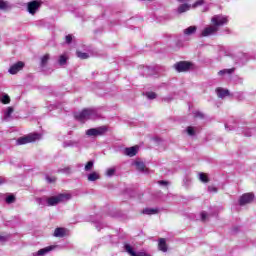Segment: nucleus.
Here are the masks:
<instances>
[{
    "instance_id": "2eb2a0df",
    "label": "nucleus",
    "mask_w": 256,
    "mask_h": 256,
    "mask_svg": "<svg viewBox=\"0 0 256 256\" xmlns=\"http://www.w3.org/2000/svg\"><path fill=\"white\" fill-rule=\"evenodd\" d=\"M216 93L220 99H224V97H229V90L223 88H217Z\"/></svg>"
},
{
    "instance_id": "6ab92c4d",
    "label": "nucleus",
    "mask_w": 256,
    "mask_h": 256,
    "mask_svg": "<svg viewBox=\"0 0 256 256\" xmlns=\"http://www.w3.org/2000/svg\"><path fill=\"white\" fill-rule=\"evenodd\" d=\"M67 230L64 228H56L54 231V237H65Z\"/></svg>"
},
{
    "instance_id": "9d476101",
    "label": "nucleus",
    "mask_w": 256,
    "mask_h": 256,
    "mask_svg": "<svg viewBox=\"0 0 256 256\" xmlns=\"http://www.w3.org/2000/svg\"><path fill=\"white\" fill-rule=\"evenodd\" d=\"M134 167H136L137 171H140V173H149V169H147V166H145V163L141 160H135L133 162Z\"/></svg>"
},
{
    "instance_id": "a18cd8bd",
    "label": "nucleus",
    "mask_w": 256,
    "mask_h": 256,
    "mask_svg": "<svg viewBox=\"0 0 256 256\" xmlns=\"http://www.w3.org/2000/svg\"><path fill=\"white\" fill-rule=\"evenodd\" d=\"M0 241H5V237L0 235Z\"/></svg>"
},
{
    "instance_id": "a211bd4d",
    "label": "nucleus",
    "mask_w": 256,
    "mask_h": 256,
    "mask_svg": "<svg viewBox=\"0 0 256 256\" xmlns=\"http://www.w3.org/2000/svg\"><path fill=\"white\" fill-rule=\"evenodd\" d=\"M197 32V26H189L188 28L184 29V35H195Z\"/></svg>"
},
{
    "instance_id": "1a4fd4ad",
    "label": "nucleus",
    "mask_w": 256,
    "mask_h": 256,
    "mask_svg": "<svg viewBox=\"0 0 256 256\" xmlns=\"http://www.w3.org/2000/svg\"><path fill=\"white\" fill-rule=\"evenodd\" d=\"M176 71H178L179 73L183 72V71H189V69H191V63L189 62H178L174 65Z\"/></svg>"
},
{
    "instance_id": "c03bdc74",
    "label": "nucleus",
    "mask_w": 256,
    "mask_h": 256,
    "mask_svg": "<svg viewBox=\"0 0 256 256\" xmlns=\"http://www.w3.org/2000/svg\"><path fill=\"white\" fill-rule=\"evenodd\" d=\"M196 117H203V114H201V113L198 112V113L196 114Z\"/></svg>"
},
{
    "instance_id": "412c9836",
    "label": "nucleus",
    "mask_w": 256,
    "mask_h": 256,
    "mask_svg": "<svg viewBox=\"0 0 256 256\" xmlns=\"http://www.w3.org/2000/svg\"><path fill=\"white\" fill-rule=\"evenodd\" d=\"M1 103H3V105H9L11 103V98L9 97V95L7 94H3L0 98Z\"/></svg>"
},
{
    "instance_id": "c756f323",
    "label": "nucleus",
    "mask_w": 256,
    "mask_h": 256,
    "mask_svg": "<svg viewBox=\"0 0 256 256\" xmlns=\"http://www.w3.org/2000/svg\"><path fill=\"white\" fill-rule=\"evenodd\" d=\"M77 57H79V59H88L89 54L84 52H77Z\"/></svg>"
},
{
    "instance_id": "20e7f679",
    "label": "nucleus",
    "mask_w": 256,
    "mask_h": 256,
    "mask_svg": "<svg viewBox=\"0 0 256 256\" xmlns=\"http://www.w3.org/2000/svg\"><path fill=\"white\" fill-rule=\"evenodd\" d=\"M211 23L217 27L219 31V27H223V25H227V23H229V17L225 15H215L211 18Z\"/></svg>"
},
{
    "instance_id": "423d86ee",
    "label": "nucleus",
    "mask_w": 256,
    "mask_h": 256,
    "mask_svg": "<svg viewBox=\"0 0 256 256\" xmlns=\"http://www.w3.org/2000/svg\"><path fill=\"white\" fill-rule=\"evenodd\" d=\"M217 31H219L217 26H214L213 24L208 25L202 30L201 37H211V35H216Z\"/></svg>"
},
{
    "instance_id": "6e6552de",
    "label": "nucleus",
    "mask_w": 256,
    "mask_h": 256,
    "mask_svg": "<svg viewBox=\"0 0 256 256\" xmlns=\"http://www.w3.org/2000/svg\"><path fill=\"white\" fill-rule=\"evenodd\" d=\"M24 67L25 63L19 61L9 68L8 73H10V75H17V73H19V71H21V69H23Z\"/></svg>"
},
{
    "instance_id": "aec40b11",
    "label": "nucleus",
    "mask_w": 256,
    "mask_h": 256,
    "mask_svg": "<svg viewBox=\"0 0 256 256\" xmlns=\"http://www.w3.org/2000/svg\"><path fill=\"white\" fill-rule=\"evenodd\" d=\"M191 9V5L189 4H182L178 7V13H185Z\"/></svg>"
},
{
    "instance_id": "ddd939ff",
    "label": "nucleus",
    "mask_w": 256,
    "mask_h": 256,
    "mask_svg": "<svg viewBox=\"0 0 256 256\" xmlns=\"http://www.w3.org/2000/svg\"><path fill=\"white\" fill-rule=\"evenodd\" d=\"M55 249V246H47L45 248L40 249L38 252H35L32 254V256H44L47 255V253L53 251Z\"/></svg>"
},
{
    "instance_id": "ea45409f",
    "label": "nucleus",
    "mask_w": 256,
    "mask_h": 256,
    "mask_svg": "<svg viewBox=\"0 0 256 256\" xmlns=\"http://www.w3.org/2000/svg\"><path fill=\"white\" fill-rule=\"evenodd\" d=\"M46 180L48 181V183H54V181H55V177H49V176H47L46 177Z\"/></svg>"
},
{
    "instance_id": "f3484780",
    "label": "nucleus",
    "mask_w": 256,
    "mask_h": 256,
    "mask_svg": "<svg viewBox=\"0 0 256 256\" xmlns=\"http://www.w3.org/2000/svg\"><path fill=\"white\" fill-rule=\"evenodd\" d=\"M68 59H69V56H67V54L60 55L58 59V65H60L61 67H64V65H67Z\"/></svg>"
},
{
    "instance_id": "a878e982",
    "label": "nucleus",
    "mask_w": 256,
    "mask_h": 256,
    "mask_svg": "<svg viewBox=\"0 0 256 256\" xmlns=\"http://www.w3.org/2000/svg\"><path fill=\"white\" fill-rule=\"evenodd\" d=\"M233 71H235V68L220 70L218 72V75H227V74L231 75V73H233Z\"/></svg>"
},
{
    "instance_id": "7c9ffc66",
    "label": "nucleus",
    "mask_w": 256,
    "mask_h": 256,
    "mask_svg": "<svg viewBox=\"0 0 256 256\" xmlns=\"http://www.w3.org/2000/svg\"><path fill=\"white\" fill-rule=\"evenodd\" d=\"M204 1L203 0H197L193 5L192 8L193 9H197V7H201V5H203Z\"/></svg>"
},
{
    "instance_id": "e433bc0d",
    "label": "nucleus",
    "mask_w": 256,
    "mask_h": 256,
    "mask_svg": "<svg viewBox=\"0 0 256 256\" xmlns=\"http://www.w3.org/2000/svg\"><path fill=\"white\" fill-rule=\"evenodd\" d=\"M208 191H209L210 193H217V188H215L214 186H209V187H208Z\"/></svg>"
},
{
    "instance_id": "4c0bfd02",
    "label": "nucleus",
    "mask_w": 256,
    "mask_h": 256,
    "mask_svg": "<svg viewBox=\"0 0 256 256\" xmlns=\"http://www.w3.org/2000/svg\"><path fill=\"white\" fill-rule=\"evenodd\" d=\"M201 219H202V221H207V213L206 212L201 213Z\"/></svg>"
},
{
    "instance_id": "c9c22d12",
    "label": "nucleus",
    "mask_w": 256,
    "mask_h": 256,
    "mask_svg": "<svg viewBox=\"0 0 256 256\" xmlns=\"http://www.w3.org/2000/svg\"><path fill=\"white\" fill-rule=\"evenodd\" d=\"M62 173H65L66 175H69L71 173V167H66L61 170Z\"/></svg>"
},
{
    "instance_id": "c85d7f7f",
    "label": "nucleus",
    "mask_w": 256,
    "mask_h": 256,
    "mask_svg": "<svg viewBox=\"0 0 256 256\" xmlns=\"http://www.w3.org/2000/svg\"><path fill=\"white\" fill-rule=\"evenodd\" d=\"M186 132L188 135H190V137H193V135H195V127L193 126L187 127Z\"/></svg>"
},
{
    "instance_id": "7ed1b4c3",
    "label": "nucleus",
    "mask_w": 256,
    "mask_h": 256,
    "mask_svg": "<svg viewBox=\"0 0 256 256\" xmlns=\"http://www.w3.org/2000/svg\"><path fill=\"white\" fill-rule=\"evenodd\" d=\"M38 139H41V135L37 133H32V134H28L26 136L18 138L16 143L17 145H27V143H33Z\"/></svg>"
},
{
    "instance_id": "37998d69",
    "label": "nucleus",
    "mask_w": 256,
    "mask_h": 256,
    "mask_svg": "<svg viewBox=\"0 0 256 256\" xmlns=\"http://www.w3.org/2000/svg\"><path fill=\"white\" fill-rule=\"evenodd\" d=\"M179 1V3H187V1H189V0H178Z\"/></svg>"
},
{
    "instance_id": "0eeeda50",
    "label": "nucleus",
    "mask_w": 256,
    "mask_h": 256,
    "mask_svg": "<svg viewBox=\"0 0 256 256\" xmlns=\"http://www.w3.org/2000/svg\"><path fill=\"white\" fill-rule=\"evenodd\" d=\"M39 7H41V2L34 0L28 3L27 9L30 15H35L37 11H39Z\"/></svg>"
},
{
    "instance_id": "f704fd0d",
    "label": "nucleus",
    "mask_w": 256,
    "mask_h": 256,
    "mask_svg": "<svg viewBox=\"0 0 256 256\" xmlns=\"http://www.w3.org/2000/svg\"><path fill=\"white\" fill-rule=\"evenodd\" d=\"M64 147H73V145H75V142L73 141H67V142H64Z\"/></svg>"
},
{
    "instance_id": "a19ab883",
    "label": "nucleus",
    "mask_w": 256,
    "mask_h": 256,
    "mask_svg": "<svg viewBox=\"0 0 256 256\" xmlns=\"http://www.w3.org/2000/svg\"><path fill=\"white\" fill-rule=\"evenodd\" d=\"M158 183H159V185H168V182L167 181H163V180L159 181Z\"/></svg>"
},
{
    "instance_id": "f8f14e48",
    "label": "nucleus",
    "mask_w": 256,
    "mask_h": 256,
    "mask_svg": "<svg viewBox=\"0 0 256 256\" xmlns=\"http://www.w3.org/2000/svg\"><path fill=\"white\" fill-rule=\"evenodd\" d=\"M139 153V146H132L130 148H125L124 154L128 157H135Z\"/></svg>"
},
{
    "instance_id": "473e14b6",
    "label": "nucleus",
    "mask_w": 256,
    "mask_h": 256,
    "mask_svg": "<svg viewBox=\"0 0 256 256\" xmlns=\"http://www.w3.org/2000/svg\"><path fill=\"white\" fill-rule=\"evenodd\" d=\"M93 169V161H89L86 165H85V171H91Z\"/></svg>"
},
{
    "instance_id": "58836bf2",
    "label": "nucleus",
    "mask_w": 256,
    "mask_h": 256,
    "mask_svg": "<svg viewBox=\"0 0 256 256\" xmlns=\"http://www.w3.org/2000/svg\"><path fill=\"white\" fill-rule=\"evenodd\" d=\"M71 41H73V36L67 35L66 36V43H71Z\"/></svg>"
},
{
    "instance_id": "393cba45",
    "label": "nucleus",
    "mask_w": 256,
    "mask_h": 256,
    "mask_svg": "<svg viewBox=\"0 0 256 256\" xmlns=\"http://www.w3.org/2000/svg\"><path fill=\"white\" fill-rule=\"evenodd\" d=\"M50 56L49 54H45L42 58H41V67H45V65H47V63L49 62Z\"/></svg>"
},
{
    "instance_id": "dca6fc26",
    "label": "nucleus",
    "mask_w": 256,
    "mask_h": 256,
    "mask_svg": "<svg viewBox=\"0 0 256 256\" xmlns=\"http://www.w3.org/2000/svg\"><path fill=\"white\" fill-rule=\"evenodd\" d=\"M158 249L163 251V253H167V242L165 238H161L158 243Z\"/></svg>"
},
{
    "instance_id": "cd10ccee",
    "label": "nucleus",
    "mask_w": 256,
    "mask_h": 256,
    "mask_svg": "<svg viewBox=\"0 0 256 256\" xmlns=\"http://www.w3.org/2000/svg\"><path fill=\"white\" fill-rule=\"evenodd\" d=\"M99 179V173L93 172L88 175V181H97Z\"/></svg>"
},
{
    "instance_id": "b1692460",
    "label": "nucleus",
    "mask_w": 256,
    "mask_h": 256,
    "mask_svg": "<svg viewBox=\"0 0 256 256\" xmlns=\"http://www.w3.org/2000/svg\"><path fill=\"white\" fill-rule=\"evenodd\" d=\"M199 180L202 182V183H209V176L205 173H200L199 174Z\"/></svg>"
},
{
    "instance_id": "bb28decb",
    "label": "nucleus",
    "mask_w": 256,
    "mask_h": 256,
    "mask_svg": "<svg viewBox=\"0 0 256 256\" xmlns=\"http://www.w3.org/2000/svg\"><path fill=\"white\" fill-rule=\"evenodd\" d=\"M117 171V168L112 167V168H108L106 170V176L107 177H113L115 175V172Z\"/></svg>"
},
{
    "instance_id": "39448f33",
    "label": "nucleus",
    "mask_w": 256,
    "mask_h": 256,
    "mask_svg": "<svg viewBox=\"0 0 256 256\" xmlns=\"http://www.w3.org/2000/svg\"><path fill=\"white\" fill-rule=\"evenodd\" d=\"M107 132V127L102 126L98 128H91L86 131L88 137H98L99 135H104Z\"/></svg>"
},
{
    "instance_id": "79ce46f5",
    "label": "nucleus",
    "mask_w": 256,
    "mask_h": 256,
    "mask_svg": "<svg viewBox=\"0 0 256 256\" xmlns=\"http://www.w3.org/2000/svg\"><path fill=\"white\" fill-rule=\"evenodd\" d=\"M225 127H226V129H230V131H231V129H234V127L229 124H226Z\"/></svg>"
},
{
    "instance_id": "9b49d317",
    "label": "nucleus",
    "mask_w": 256,
    "mask_h": 256,
    "mask_svg": "<svg viewBox=\"0 0 256 256\" xmlns=\"http://www.w3.org/2000/svg\"><path fill=\"white\" fill-rule=\"evenodd\" d=\"M254 197L255 196L253 194L246 193L241 196L239 203H240V205H247V203H251V201H253Z\"/></svg>"
},
{
    "instance_id": "4468645a",
    "label": "nucleus",
    "mask_w": 256,
    "mask_h": 256,
    "mask_svg": "<svg viewBox=\"0 0 256 256\" xmlns=\"http://www.w3.org/2000/svg\"><path fill=\"white\" fill-rule=\"evenodd\" d=\"M13 9V5L6 0H0V11H10Z\"/></svg>"
},
{
    "instance_id": "5701e85b",
    "label": "nucleus",
    "mask_w": 256,
    "mask_h": 256,
    "mask_svg": "<svg viewBox=\"0 0 256 256\" xmlns=\"http://www.w3.org/2000/svg\"><path fill=\"white\" fill-rule=\"evenodd\" d=\"M142 213L144 215H155L157 214V209H153V208H145Z\"/></svg>"
},
{
    "instance_id": "2f4dec72",
    "label": "nucleus",
    "mask_w": 256,
    "mask_h": 256,
    "mask_svg": "<svg viewBox=\"0 0 256 256\" xmlns=\"http://www.w3.org/2000/svg\"><path fill=\"white\" fill-rule=\"evenodd\" d=\"M6 203L8 204L15 203V196L9 195L8 197H6Z\"/></svg>"
},
{
    "instance_id": "72a5a7b5",
    "label": "nucleus",
    "mask_w": 256,
    "mask_h": 256,
    "mask_svg": "<svg viewBox=\"0 0 256 256\" xmlns=\"http://www.w3.org/2000/svg\"><path fill=\"white\" fill-rule=\"evenodd\" d=\"M146 97L149 99H155L157 97V94L155 92H147Z\"/></svg>"
},
{
    "instance_id": "f257e3e1",
    "label": "nucleus",
    "mask_w": 256,
    "mask_h": 256,
    "mask_svg": "<svg viewBox=\"0 0 256 256\" xmlns=\"http://www.w3.org/2000/svg\"><path fill=\"white\" fill-rule=\"evenodd\" d=\"M71 199V194L62 193L57 196H52L46 199L48 207H55V205H59V203H65V201H69Z\"/></svg>"
},
{
    "instance_id": "f03ea898",
    "label": "nucleus",
    "mask_w": 256,
    "mask_h": 256,
    "mask_svg": "<svg viewBox=\"0 0 256 256\" xmlns=\"http://www.w3.org/2000/svg\"><path fill=\"white\" fill-rule=\"evenodd\" d=\"M96 115L97 112L94 109H84L83 111L75 114V119L83 123L87 121V119H95Z\"/></svg>"
},
{
    "instance_id": "4be33fe9",
    "label": "nucleus",
    "mask_w": 256,
    "mask_h": 256,
    "mask_svg": "<svg viewBox=\"0 0 256 256\" xmlns=\"http://www.w3.org/2000/svg\"><path fill=\"white\" fill-rule=\"evenodd\" d=\"M11 115H13V107H8V108L4 111V119L7 121L8 119L11 118Z\"/></svg>"
}]
</instances>
